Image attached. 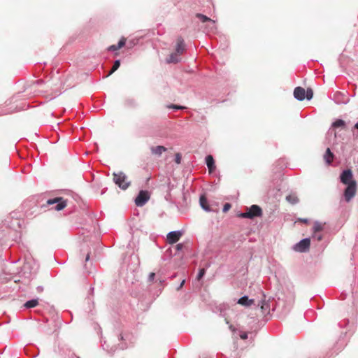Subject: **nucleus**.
<instances>
[{
	"mask_svg": "<svg viewBox=\"0 0 358 358\" xmlns=\"http://www.w3.org/2000/svg\"><path fill=\"white\" fill-rule=\"evenodd\" d=\"M113 182L117 185L121 189L126 190L131 185V182L128 180L127 175L122 172L119 171L117 173L114 172L113 173Z\"/></svg>",
	"mask_w": 358,
	"mask_h": 358,
	"instance_id": "nucleus-1",
	"label": "nucleus"
},
{
	"mask_svg": "<svg viewBox=\"0 0 358 358\" xmlns=\"http://www.w3.org/2000/svg\"><path fill=\"white\" fill-rule=\"evenodd\" d=\"M262 215V208L259 206L254 204L250 208H248L246 212L238 214V217L242 218L253 219L256 217H260Z\"/></svg>",
	"mask_w": 358,
	"mask_h": 358,
	"instance_id": "nucleus-2",
	"label": "nucleus"
},
{
	"mask_svg": "<svg viewBox=\"0 0 358 358\" xmlns=\"http://www.w3.org/2000/svg\"><path fill=\"white\" fill-rule=\"evenodd\" d=\"M48 205H54L56 204L55 206L52 207V209H55L57 211H59L64 209L66 206V200L64 199L62 197H55L53 199H50L47 201Z\"/></svg>",
	"mask_w": 358,
	"mask_h": 358,
	"instance_id": "nucleus-3",
	"label": "nucleus"
},
{
	"mask_svg": "<svg viewBox=\"0 0 358 358\" xmlns=\"http://www.w3.org/2000/svg\"><path fill=\"white\" fill-rule=\"evenodd\" d=\"M310 241V238H306L293 245V250L299 252H306L309 250Z\"/></svg>",
	"mask_w": 358,
	"mask_h": 358,
	"instance_id": "nucleus-4",
	"label": "nucleus"
},
{
	"mask_svg": "<svg viewBox=\"0 0 358 358\" xmlns=\"http://www.w3.org/2000/svg\"><path fill=\"white\" fill-rule=\"evenodd\" d=\"M347 187L344 191V198L347 202L350 201V200L355 196L357 190V183L356 182H352L351 184L346 185Z\"/></svg>",
	"mask_w": 358,
	"mask_h": 358,
	"instance_id": "nucleus-5",
	"label": "nucleus"
},
{
	"mask_svg": "<svg viewBox=\"0 0 358 358\" xmlns=\"http://www.w3.org/2000/svg\"><path fill=\"white\" fill-rule=\"evenodd\" d=\"M150 194L148 191L141 190L135 199V204L138 207L143 206L149 200Z\"/></svg>",
	"mask_w": 358,
	"mask_h": 358,
	"instance_id": "nucleus-6",
	"label": "nucleus"
},
{
	"mask_svg": "<svg viewBox=\"0 0 358 358\" xmlns=\"http://www.w3.org/2000/svg\"><path fill=\"white\" fill-rule=\"evenodd\" d=\"M352 172L350 169H345L343 171L340 176L341 182L345 185L351 184L352 182H356L352 179Z\"/></svg>",
	"mask_w": 358,
	"mask_h": 358,
	"instance_id": "nucleus-7",
	"label": "nucleus"
},
{
	"mask_svg": "<svg viewBox=\"0 0 358 358\" xmlns=\"http://www.w3.org/2000/svg\"><path fill=\"white\" fill-rule=\"evenodd\" d=\"M182 234V231L179 230L170 231L167 234V241L169 243H175L180 239Z\"/></svg>",
	"mask_w": 358,
	"mask_h": 358,
	"instance_id": "nucleus-8",
	"label": "nucleus"
},
{
	"mask_svg": "<svg viewBox=\"0 0 358 358\" xmlns=\"http://www.w3.org/2000/svg\"><path fill=\"white\" fill-rule=\"evenodd\" d=\"M294 96L299 101H303L306 98V90L301 87H296L294 90Z\"/></svg>",
	"mask_w": 358,
	"mask_h": 358,
	"instance_id": "nucleus-9",
	"label": "nucleus"
},
{
	"mask_svg": "<svg viewBox=\"0 0 358 358\" xmlns=\"http://www.w3.org/2000/svg\"><path fill=\"white\" fill-rule=\"evenodd\" d=\"M185 50V41L182 37H178L176 46V52L179 55L182 54Z\"/></svg>",
	"mask_w": 358,
	"mask_h": 358,
	"instance_id": "nucleus-10",
	"label": "nucleus"
},
{
	"mask_svg": "<svg viewBox=\"0 0 358 358\" xmlns=\"http://www.w3.org/2000/svg\"><path fill=\"white\" fill-rule=\"evenodd\" d=\"M196 17L198 19H199L202 22H208V23L212 24V29H215L216 28L215 21L213 20H211L210 18H209L206 15H204L201 14V13H197L196 15Z\"/></svg>",
	"mask_w": 358,
	"mask_h": 358,
	"instance_id": "nucleus-11",
	"label": "nucleus"
},
{
	"mask_svg": "<svg viewBox=\"0 0 358 358\" xmlns=\"http://www.w3.org/2000/svg\"><path fill=\"white\" fill-rule=\"evenodd\" d=\"M323 158L327 165H330L331 164L334 158V155L331 151L330 148H328L326 150V152L323 155Z\"/></svg>",
	"mask_w": 358,
	"mask_h": 358,
	"instance_id": "nucleus-12",
	"label": "nucleus"
},
{
	"mask_svg": "<svg viewBox=\"0 0 358 358\" xmlns=\"http://www.w3.org/2000/svg\"><path fill=\"white\" fill-rule=\"evenodd\" d=\"M206 164L210 173L215 170V161L212 155H209L206 157Z\"/></svg>",
	"mask_w": 358,
	"mask_h": 358,
	"instance_id": "nucleus-13",
	"label": "nucleus"
},
{
	"mask_svg": "<svg viewBox=\"0 0 358 358\" xmlns=\"http://www.w3.org/2000/svg\"><path fill=\"white\" fill-rule=\"evenodd\" d=\"M199 203L203 210H204L206 212H210L212 210L210 208L209 205L208 204L207 199L205 197V196L201 195L199 199Z\"/></svg>",
	"mask_w": 358,
	"mask_h": 358,
	"instance_id": "nucleus-14",
	"label": "nucleus"
},
{
	"mask_svg": "<svg viewBox=\"0 0 358 358\" xmlns=\"http://www.w3.org/2000/svg\"><path fill=\"white\" fill-rule=\"evenodd\" d=\"M253 303H254V300L250 299L248 296H243L241 297L238 301V304H241V305H242L243 306H246V307L250 306Z\"/></svg>",
	"mask_w": 358,
	"mask_h": 358,
	"instance_id": "nucleus-15",
	"label": "nucleus"
},
{
	"mask_svg": "<svg viewBox=\"0 0 358 358\" xmlns=\"http://www.w3.org/2000/svg\"><path fill=\"white\" fill-rule=\"evenodd\" d=\"M166 148L162 145H157L156 147L151 148V152L153 155H157L158 157L161 156L163 152H165Z\"/></svg>",
	"mask_w": 358,
	"mask_h": 358,
	"instance_id": "nucleus-16",
	"label": "nucleus"
},
{
	"mask_svg": "<svg viewBox=\"0 0 358 358\" xmlns=\"http://www.w3.org/2000/svg\"><path fill=\"white\" fill-rule=\"evenodd\" d=\"M180 62V58L179 57V55L176 52L171 53L169 58L166 59V62L168 64L173 63L176 64Z\"/></svg>",
	"mask_w": 358,
	"mask_h": 358,
	"instance_id": "nucleus-17",
	"label": "nucleus"
},
{
	"mask_svg": "<svg viewBox=\"0 0 358 358\" xmlns=\"http://www.w3.org/2000/svg\"><path fill=\"white\" fill-rule=\"evenodd\" d=\"M344 96V94H342L341 92H336L335 94H334V99H335V101L337 103H347L348 102V99H343V97Z\"/></svg>",
	"mask_w": 358,
	"mask_h": 358,
	"instance_id": "nucleus-18",
	"label": "nucleus"
},
{
	"mask_svg": "<svg viewBox=\"0 0 358 358\" xmlns=\"http://www.w3.org/2000/svg\"><path fill=\"white\" fill-rule=\"evenodd\" d=\"M286 201L289 202V203L294 205L296 204L299 202V199L296 194H290L287 196H286L285 198Z\"/></svg>",
	"mask_w": 358,
	"mask_h": 358,
	"instance_id": "nucleus-19",
	"label": "nucleus"
},
{
	"mask_svg": "<svg viewBox=\"0 0 358 358\" xmlns=\"http://www.w3.org/2000/svg\"><path fill=\"white\" fill-rule=\"evenodd\" d=\"M38 303V301L37 299H33L31 300L27 301L24 304V306L26 308H31L34 307H36Z\"/></svg>",
	"mask_w": 358,
	"mask_h": 358,
	"instance_id": "nucleus-20",
	"label": "nucleus"
},
{
	"mask_svg": "<svg viewBox=\"0 0 358 358\" xmlns=\"http://www.w3.org/2000/svg\"><path fill=\"white\" fill-rule=\"evenodd\" d=\"M323 225L320 222H315L313 224V231L314 233L320 232L322 230Z\"/></svg>",
	"mask_w": 358,
	"mask_h": 358,
	"instance_id": "nucleus-21",
	"label": "nucleus"
},
{
	"mask_svg": "<svg viewBox=\"0 0 358 358\" xmlns=\"http://www.w3.org/2000/svg\"><path fill=\"white\" fill-rule=\"evenodd\" d=\"M345 125V122L341 119L336 120L335 122H333L332 127L334 128H338L340 127H344Z\"/></svg>",
	"mask_w": 358,
	"mask_h": 358,
	"instance_id": "nucleus-22",
	"label": "nucleus"
},
{
	"mask_svg": "<svg viewBox=\"0 0 358 358\" xmlns=\"http://www.w3.org/2000/svg\"><path fill=\"white\" fill-rule=\"evenodd\" d=\"M206 273V269L204 268H200L196 276V279L200 280Z\"/></svg>",
	"mask_w": 358,
	"mask_h": 358,
	"instance_id": "nucleus-23",
	"label": "nucleus"
},
{
	"mask_svg": "<svg viewBox=\"0 0 358 358\" xmlns=\"http://www.w3.org/2000/svg\"><path fill=\"white\" fill-rule=\"evenodd\" d=\"M313 96V90L311 89H308L306 91V98L308 99V100H310Z\"/></svg>",
	"mask_w": 358,
	"mask_h": 358,
	"instance_id": "nucleus-24",
	"label": "nucleus"
},
{
	"mask_svg": "<svg viewBox=\"0 0 358 358\" xmlns=\"http://www.w3.org/2000/svg\"><path fill=\"white\" fill-rule=\"evenodd\" d=\"M125 43H126V38L122 37L120 41L118 42V43L117 44V48H122L124 45H125Z\"/></svg>",
	"mask_w": 358,
	"mask_h": 358,
	"instance_id": "nucleus-25",
	"label": "nucleus"
},
{
	"mask_svg": "<svg viewBox=\"0 0 358 358\" xmlns=\"http://www.w3.org/2000/svg\"><path fill=\"white\" fill-rule=\"evenodd\" d=\"M181 155L180 153H176L175 155V162L176 164H180L181 163Z\"/></svg>",
	"mask_w": 358,
	"mask_h": 358,
	"instance_id": "nucleus-26",
	"label": "nucleus"
},
{
	"mask_svg": "<svg viewBox=\"0 0 358 358\" xmlns=\"http://www.w3.org/2000/svg\"><path fill=\"white\" fill-rule=\"evenodd\" d=\"M120 59L115 60V62H114V64L113 66V71L117 70L118 68L120 67Z\"/></svg>",
	"mask_w": 358,
	"mask_h": 358,
	"instance_id": "nucleus-27",
	"label": "nucleus"
},
{
	"mask_svg": "<svg viewBox=\"0 0 358 358\" xmlns=\"http://www.w3.org/2000/svg\"><path fill=\"white\" fill-rule=\"evenodd\" d=\"M261 308L264 310H267L268 309H269V306H268V303H266L265 301H262L261 302Z\"/></svg>",
	"mask_w": 358,
	"mask_h": 358,
	"instance_id": "nucleus-28",
	"label": "nucleus"
},
{
	"mask_svg": "<svg viewBox=\"0 0 358 358\" xmlns=\"http://www.w3.org/2000/svg\"><path fill=\"white\" fill-rule=\"evenodd\" d=\"M169 108H173L175 110H179V109H183L185 108V107L183 106H178V105H174V104H171V105H169L168 106Z\"/></svg>",
	"mask_w": 358,
	"mask_h": 358,
	"instance_id": "nucleus-29",
	"label": "nucleus"
},
{
	"mask_svg": "<svg viewBox=\"0 0 358 358\" xmlns=\"http://www.w3.org/2000/svg\"><path fill=\"white\" fill-rule=\"evenodd\" d=\"M231 206L229 203H226L223 206L222 211L224 213H227L231 208Z\"/></svg>",
	"mask_w": 358,
	"mask_h": 358,
	"instance_id": "nucleus-30",
	"label": "nucleus"
},
{
	"mask_svg": "<svg viewBox=\"0 0 358 358\" xmlns=\"http://www.w3.org/2000/svg\"><path fill=\"white\" fill-rule=\"evenodd\" d=\"M118 50H120V48H117V45H110L108 48V51H117Z\"/></svg>",
	"mask_w": 358,
	"mask_h": 358,
	"instance_id": "nucleus-31",
	"label": "nucleus"
},
{
	"mask_svg": "<svg viewBox=\"0 0 358 358\" xmlns=\"http://www.w3.org/2000/svg\"><path fill=\"white\" fill-rule=\"evenodd\" d=\"M313 238H316L317 241H321L322 239V236L321 234H318L317 233H315V234L313 236Z\"/></svg>",
	"mask_w": 358,
	"mask_h": 358,
	"instance_id": "nucleus-32",
	"label": "nucleus"
},
{
	"mask_svg": "<svg viewBox=\"0 0 358 358\" xmlns=\"http://www.w3.org/2000/svg\"><path fill=\"white\" fill-rule=\"evenodd\" d=\"M240 338L243 340H245L248 338V334L246 332H242L240 334Z\"/></svg>",
	"mask_w": 358,
	"mask_h": 358,
	"instance_id": "nucleus-33",
	"label": "nucleus"
},
{
	"mask_svg": "<svg viewBox=\"0 0 358 358\" xmlns=\"http://www.w3.org/2000/svg\"><path fill=\"white\" fill-rule=\"evenodd\" d=\"M155 273H150L148 276V280L152 281L155 279Z\"/></svg>",
	"mask_w": 358,
	"mask_h": 358,
	"instance_id": "nucleus-34",
	"label": "nucleus"
},
{
	"mask_svg": "<svg viewBox=\"0 0 358 358\" xmlns=\"http://www.w3.org/2000/svg\"><path fill=\"white\" fill-rule=\"evenodd\" d=\"M184 245L182 243H178L177 245H176V249L177 250H181L182 248H183Z\"/></svg>",
	"mask_w": 358,
	"mask_h": 358,
	"instance_id": "nucleus-35",
	"label": "nucleus"
},
{
	"mask_svg": "<svg viewBox=\"0 0 358 358\" xmlns=\"http://www.w3.org/2000/svg\"><path fill=\"white\" fill-rule=\"evenodd\" d=\"M185 282V280H182L181 281L180 284V285H178V287H177V290H180V289L182 287V286L184 285Z\"/></svg>",
	"mask_w": 358,
	"mask_h": 358,
	"instance_id": "nucleus-36",
	"label": "nucleus"
},
{
	"mask_svg": "<svg viewBox=\"0 0 358 358\" xmlns=\"http://www.w3.org/2000/svg\"><path fill=\"white\" fill-rule=\"evenodd\" d=\"M115 71H113V67H112L111 70L109 71V73L105 76L108 77L109 76L112 75Z\"/></svg>",
	"mask_w": 358,
	"mask_h": 358,
	"instance_id": "nucleus-37",
	"label": "nucleus"
},
{
	"mask_svg": "<svg viewBox=\"0 0 358 358\" xmlns=\"http://www.w3.org/2000/svg\"><path fill=\"white\" fill-rule=\"evenodd\" d=\"M115 71H113V67H112L111 70L109 71V73L105 76L108 77L109 76L112 75Z\"/></svg>",
	"mask_w": 358,
	"mask_h": 358,
	"instance_id": "nucleus-38",
	"label": "nucleus"
},
{
	"mask_svg": "<svg viewBox=\"0 0 358 358\" xmlns=\"http://www.w3.org/2000/svg\"><path fill=\"white\" fill-rule=\"evenodd\" d=\"M36 289L38 292H41L43 290V287L42 286H38Z\"/></svg>",
	"mask_w": 358,
	"mask_h": 358,
	"instance_id": "nucleus-39",
	"label": "nucleus"
},
{
	"mask_svg": "<svg viewBox=\"0 0 358 358\" xmlns=\"http://www.w3.org/2000/svg\"><path fill=\"white\" fill-rule=\"evenodd\" d=\"M208 27H209V31H213V30L215 29H212V24H210V23H209Z\"/></svg>",
	"mask_w": 358,
	"mask_h": 358,
	"instance_id": "nucleus-40",
	"label": "nucleus"
},
{
	"mask_svg": "<svg viewBox=\"0 0 358 358\" xmlns=\"http://www.w3.org/2000/svg\"><path fill=\"white\" fill-rule=\"evenodd\" d=\"M300 221L303 222L304 223H308V219H300Z\"/></svg>",
	"mask_w": 358,
	"mask_h": 358,
	"instance_id": "nucleus-41",
	"label": "nucleus"
},
{
	"mask_svg": "<svg viewBox=\"0 0 358 358\" xmlns=\"http://www.w3.org/2000/svg\"><path fill=\"white\" fill-rule=\"evenodd\" d=\"M43 83V81L42 80H37V81H36V83H37L38 85H40V84H41V83Z\"/></svg>",
	"mask_w": 358,
	"mask_h": 358,
	"instance_id": "nucleus-42",
	"label": "nucleus"
},
{
	"mask_svg": "<svg viewBox=\"0 0 358 358\" xmlns=\"http://www.w3.org/2000/svg\"><path fill=\"white\" fill-rule=\"evenodd\" d=\"M90 259V254L88 253L86 256L85 261H88Z\"/></svg>",
	"mask_w": 358,
	"mask_h": 358,
	"instance_id": "nucleus-43",
	"label": "nucleus"
},
{
	"mask_svg": "<svg viewBox=\"0 0 358 358\" xmlns=\"http://www.w3.org/2000/svg\"><path fill=\"white\" fill-rule=\"evenodd\" d=\"M229 329L232 331H235V329L234 328V327L232 325H230L229 326Z\"/></svg>",
	"mask_w": 358,
	"mask_h": 358,
	"instance_id": "nucleus-44",
	"label": "nucleus"
},
{
	"mask_svg": "<svg viewBox=\"0 0 358 358\" xmlns=\"http://www.w3.org/2000/svg\"><path fill=\"white\" fill-rule=\"evenodd\" d=\"M355 128L358 130V122L355 124Z\"/></svg>",
	"mask_w": 358,
	"mask_h": 358,
	"instance_id": "nucleus-45",
	"label": "nucleus"
},
{
	"mask_svg": "<svg viewBox=\"0 0 358 358\" xmlns=\"http://www.w3.org/2000/svg\"><path fill=\"white\" fill-rule=\"evenodd\" d=\"M78 358H80V357H78Z\"/></svg>",
	"mask_w": 358,
	"mask_h": 358,
	"instance_id": "nucleus-46",
	"label": "nucleus"
}]
</instances>
